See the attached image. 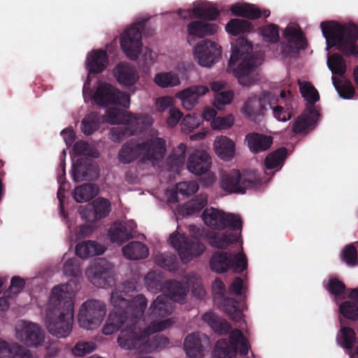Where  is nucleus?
Here are the masks:
<instances>
[{
	"mask_svg": "<svg viewBox=\"0 0 358 358\" xmlns=\"http://www.w3.org/2000/svg\"><path fill=\"white\" fill-rule=\"evenodd\" d=\"M124 292L115 289L111 293L110 301L113 310L110 313L102 332L111 335L120 330L124 324L117 338L119 345L125 350L136 349L140 352H151L168 339L162 336L148 338V329L138 327L137 323L143 316L148 301L143 294H138L131 300L127 299Z\"/></svg>",
	"mask_w": 358,
	"mask_h": 358,
	"instance_id": "nucleus-1",
	"label": "nucleus"
},
{
	"mask_svg": "<svg viewBox=\"0 0 358 358\" xmlns=\"http://www.w3.org/2000/svg\"><path fill=\"white\" fill-rule=\"evenodd\" d=\"M71 283L55 286L51 292L45 315L48 332L57 338H66L73 324L74 293Z\"/></svg>",
	"mask_w": 358,
	"mask_h": 358,
	"instance_id": "nucleus-2",
	"label": "nucleus"
},
{
	"mask_svg": "<svg viewBox=\"0 0 358 358\" xmlns=\"http://www.w3.org/2000/svg\"><path fill=\"white\" fill-rule=\"evenodd\" d=\"M263 57L261 52H252L251 42L245 38L240 37L232 48L228 69L231 70L238 60H241L237 67L234 69V73L240 85L249 87L257 80V78L251 73L261 64Z\"/></svg>",
	"mask_w": 358,
	"mask_h": 358,
	"instance_id": "nucleus-3",
	"label": "nucleus"
},
{
	"mask_svg": "<svg viewBox=\"0 0 358 358\" xmlns=\"http://www.w3.org/2000/svg\"><path fill=\"white\" fill-rule=\"evenodd\" d=\"M322 34L326 38L327 49L336 47L345 56L358 58V26L352 24L341 25L333 22H322Z\"/></svg>",
	"mask_w": 358,
	"mask_h": 358,
	"instance_id": "nucleus-4",
	"label": "nucleus"
},
{
	"mask_svg": "<svg viewBox=\"0 0 358 358\" xmlns=\"http://www.w3.org/2000/svg\"><path fill=\"white\" fill-rule=\"evenodd\" d=\"M166 152V141L162 138H155L143 142L130 139L124 143L118 152L120 162L129 164L142 156L143 161H155L163 158Z\"/></svg>",
	"mask_w": 358,
	"mask_h": 358,
	"instance_id": "nucleus-5",
	"label": "nucleus"
},
{
	"mask_svg": "<svg viewBox=\"0 0 358 358\" xmlns=\"http://www.w3.org/2000/svg\"><path fill=\"white\" fill-rule=\"evenodd\" d=\"M261 184V178L255 172L241 175L236 169L223 173L220 180L221 188L230 194H245L248 189H252Z\"/></svg>",
	"mask_w": 358,
	"mask_h": 358,
	"instance_id": "nucleus-6",
	"label": "nucleus"
},
{
	"mask_svg": "<svg viewBox=\"0 0 358 358\" xmlns=\"http://www.w3.org/2000/svg\"><path fill=\"white\" fill-rule=\"evenodd\" d=\"M210 269L217 273H223L231 269L241 273L248 267V259L243 252L232 255L231 252L217 251L210 259Z\"/></svg>",
	"mask_w": 358,
	"mask_h": 358,
	"instance_id": "nucleus-7",
	"label": "nucleus"
},
{
	"mask_svg": "<svg viewBox=\"0 0 358 358\" xmlns=\"http://www.w3.org/2000/svg\"><path fill=\"white\" fill-rule=\"evenodd\" d=\"M106 313L103 301L90 299L84 302L79 310L78 320L80 326L86 329H94L102 322Z\"/></svg>",
	"mask_w": 358,
	"mask_h": 358,
	"instance_id": "nucleus-8",
	"label": "nucleus"
},
{
	"mask_svg": "<svg viewBox=\"0 0 358 358\" xmlns=\"http://www.w3.org/2000/svg\"><path fill=\"white\" fill-rule=\"evenodd\" d=\"M171 245L177 250L182 263L189 262L193 257L200 256L205 250V245L197 238H188L177 231L169 238Z\"/></svg>",
	"mask_w": 358,
	"mask_h": 358,
	"instance_id": "nucleus-9",
	"label": "nucleus"
},
{
	"mask_svg": "<svg viewBox=\"0 0 358 358\" xmlns=\"http://www.w3.org/2000/svg\"><path fill=\"white\" fill-rule=\"evenodd\" d=\"M93 100L101 106L117 105L129 108L130 104L129 94L107 83H100L94 93Z\"/></svg>",
	"mask_w": 358,
	"mask_h": 358,
	"instance_id": "nucleus-10",
	"label": "nucleus"
},
{
	"mask_svg": "<svg viewBox=\"0 0 358 358\" xmlns=\"http://www.w3.org/2000/svg\"><path fill=\"white\" fill-rule=\"evenodd\" d=\"M202 219L208 227L214 229L238 228L242 231L243 223L240 216L233 213H226L214 208H206L202 213Z\"/></svg>",
	"mask_w": 358,
	"mask_h": 358,
	"instance_id": "nucleus-11",
	"label": "nucleus"
},
{
	"mask_svg": "<svg viewBox=\"0 0 358 358\" xmlns=\"http://www.w3.org/2000/svg\"><path fill=\"white\" fill-rule=\"evenodd\" d=\"M145 281L150 290L157 292L163 288L167 292L169 298L171 300L180 303L185 302L189 291L188 286L183 285L176 280H166L162 284L161 280L157 279L153 273H148L145 275Z\"/></svg>",
	"mask_w": 358,
	"mask_h": 358,
	"instance_id": "nucleus-12",
	"label": "nucleus"
},
{
	"mask_svg": "<svg viewBox=\"0 0 358 358\" xmlns=\"http://www.w3.org/2000/svg\"><path fill=\"white\" fill-rule=\"evenodd\" d=\"M145 22H141L133 24L126 29L122 34L120 45L123 52L131 60H136L141 52L142 49V33Z\"/></svg>",
	"mask_w": 358,
	"mask_h": 358,
	"instance_id": "nucleus-13",
	"label": "nucleus"
},
{
	"mask_svg": "<svg viewBox=\"0 0 358 358\" xmlns=\"http://www.w3.org/2000/svg\"><path fill=\"white\" fill-rule=\"evenodd\" d=\"M85 274L92 284L99 288H107L113 281L112 264L104 258L95 260Z\"/></svg>",
	"mask_w": 358,
	"mask_h": 358,
	"instance_id": "nucleus-14",
	"label": "nucleus"
},
{
	"mask_svg": "<svg viewBox=\"0 0 358 358\" xmlns=\"http://www.w3.org/2000/svg\"><path fill=\"white\" fill-rule=\"evenodd\" d=\"M221 46L214 41L203 40L194 48V56L198 64L204 67H210L221 57Z\"/></svg>",
	"mask_w": 358,
	"mask_h": 358,
	"instance_id": "nucleus-15",
	"label": "nucleus"
},
{
	"mask_svg": "<svg viewBox=\"0 0 358 358\" xmlns=\"http://www.w3.org/2000/svg\"><path fill=\"white\" fill-rule=\"evenodd\" d=\"M72 179L74 182L96 180L99 176V169L92 159L80 158L72 166Z\"/></svg>",
	"mask_w": 358,
	"mask_h": 358,
	"instance_id": "nucleus-16",
	"label": "nucleus"
},
{
	"mask_svg": "<svg viewBox=\"0 0 358 358\" xmlns=\"http://www.w3.org/2000/svg\"><path fill=\"white\" fill-rule=\"evenodd\" d=\"M16 335L19 341L29 347L41 346L45 340L43 330L32 322L24 323L20 329L17 330Z\"/></svg>",
	"mask_w": 358,
	"mask_h": 358,
	"instance_id": "nucleus-17",
	"label": "nucleus"
},
{
	"mask_svg": "<svg viewBox=\"0 0 358 358\" xmlns=\"http://www.w3.org/2000/svg\"><path fill=\"white\" fill-rule=\"evenodd\" d=\"M208 344L209 338L206 335L194 332L186 336L184 341V349L188 357L201 358L203 356L205 347Z\"/></svg>",
	"mask_w": 358,
	"mask_h": 358,
	"instance_id": "nucleus-18",
	"label": "nucleus"
},
{
	"mask_svg": "<svg viewBox=\"0 0 358 358\" xmlns=\"http://www.w3.org/2000/svg\"><path fill=\"white\" fill-rule=\"evenodd\" d=\"M136 224L132 221L124 223L115 222L108 230L110 240L119 245L133 238L136 233Z\"/></svg>",
	"mask_w": 358,
	"mask_h": 358,
	"instance_id": "nucleus-19",
	"label": "nucleus"
},
{
	"mask_svg": "<svg viewBox=\"0 0 358 358\" xmlns=\"http://www.w3.org/2000/svg\"><path fill=\"white\" fill-rule=\"evenodd\" d=\"M113 76L117 82L122 86L129 87L134 85L139 76L135 67L128 62H120L113 69Z\"/></svg>",
	"mask_w": 358,
	"mask_h": 358,
	"instance_id": "nucleus-20",
	"label": "nucleus"
},
{
	"mask_svg": "<svg viewBox=\"0 0 358 358\" xmlns=\"http://www.w3.org/2000/svg\"><path fill=\"white\" fill-rule=\"evenodd\" d=\"M211 166V157L204 150H196L189 155L187 159V169L195 175L207 173Z\"/></svg>",
	"mask_w": 358,
	"mask_h": 358,
	"instance_id": "nucleus-21",
	"label": "nucleus"
},
{
	"mask_svg": "<svg viewBox=\"0 0 358 358\" xmlns=\"http://www.w3.org/2000/svg\"><path fill=\"white\" fill-rule=\"evenodd\" d=\"M225 232H215L209 238V244L217 249L225 250L229 245L238 242V237L241 236V231L238 228L226 229Z\"/></svg>",
	"mask_w": 358,
	"mask_h": 358,
	"instance_id": "nucleus-22",
	"label": "nucleus"
},
{
	"mask_svg": "<svg viewBox=\"0 0 358 358\" xmlns=\"http://www.w3.org/2000/svg\"><path fill=\"white\" fill-rule=\"evenodd\" d=\"M208 92L206 86L192 85L178 92L177 97L181 99L183 108L189 110L197 103L198 99Z\"/></svg>",
	"mask_w": 358,
	"mask_h": 358,
	"instance_id": "nucleus-23",
	"label": "nucleus"
},
{
	"mask_svg": "<svg viewBox=\"0 0 358 358\" xmlns=\"http://www.w3.org/2000/svg\"><path fill=\"white\" fill-rule=\"evenodd\" d=\"M108 64L106 51L99 49L92 50L87 57L86 68L90 74L102 73Z\"/></svg>",
	"mask_w": 358,
	"mask_h": 358,
	"instance_id": "nucleus-24",
	"label": "nucleus"
},
{
	"mask_svg": "<svg viewBox=\"0 0 358 358\" xmlns=\"http://www.w3.org/2000/svg\"><path fill=\"white\" fill-rule=\"evenodd\" d=\"M283 36L289 43L286 47L289 52L293 48L292 44L296 50H305L308 46L306 38L299 26L288 25L284 30Z\"/></svg>",
	"mask_w": 358,
	"mask_h": 358,
	"instance_id": "nucleus-25",
	"label": "nucleus"
},
{
	"mask_svg": "<svg viewBox=\"0 0 358 358\" xmlns=\"http://www.w3.org/2000/svg\"><path fill=\"white\" fill-rule=\"evenodd\" d=\"M153 124V119L147 114L127 115V124L132 135L142 133L148 130Z\"/></svg>",
	"mask_w": 358,
	"mask_h": 358,
	"instance_id": "nucleus-26",
	"label": "nucleus"
},
{
	"mask_svg": "<svg viewBox=\"0 0 358 358\" xmlns=\"http://www.w3.org/2000/svg\"><path fill=\"white\" fill-rule=\"evenodd\" d=\"M248 146L253 153L264 152L270 148L273 143V138L258 133L248 134L245 136Z\"/></svg>",
	"mask_w": 358,
	"mask_h": 358,
	"instance_id": "nucleus-27",
	"label": "nucleus"
},
{
	"mask_svg": "<svg viewBox=\"0 0 358 358\" xmlns=\"http://www.w3.org/2000/svg\"><path fill=\"white\" fill-rule=\"evenodd\" d=\"M194 15L198 18H204L208 20H215L220 15V11L211 4L194 6L191 10H184L180 13L181 17L185 19L192 17Z\"/></svg>",
	"mask_w": 358,
	"mask_h": 358,
	"instance_id": "nucleus-28",
	"label": "nucleus"
},
{
	"mask_svg": "<svg viewBox=\"0 0 358 358\" xmlns=\"http://www.w3.org/2000/svg\"><path fill=\"white\" fill-rule=\"evenodd\" d=\"M168 301L167 296L161 294L152 301L149 308L150 316L152 319L165 317L171 314L172 306Z\"/></svg>",
	"mask_w": 358,
	"mask_h": 358,
	"instance_id": "nucleus-29",
	"label": "nucleus"
},
{
	"mask_svg": "<svg viewBox=\"0 0 358 358\" xmlns=\"http://www.w3.org/2000/svg\"><path fill=\"white\" fill-rule=\"evenodd\" d=\"M241 110L248 117L256 120L259 116L264 115L267 108L264 106L260 96H252L244 103Z\"/></svg>",
	"mask_w": 358,
	"mask_h": 358,
	"instance_id": "nucleus-30",
	"label": "nucleus"
},
{
	"mask_svg": "<svg viewBox=\"0 0 358 358\" xmlns=\"http://www.w3.org/2000/svg\"><path fill=\"white\" fill-rule=\"evenodd\" d=\"M216 155L225 161L231 160L235 152V143L227 136H218L214 142Z\"/></svg>",
	"mask_w": 358,
	"mask_h": 358,
	"instance_id": "nucleus-31",
	"label": "nucleus"
},
{
	"mask_svg": "<svg viewBox=\"0 0 358 358\" xmlns=\"http://www.w3.org/2000/svg\"><path fill=\"white\" fill-rule=\"evenodd\" d=\"M217 29L218 26L215 23H209L201 20L192 21L187 27L189 35L198 38L213 35L216 33Z\"/></svg>",
	"mask_w": 358,
	"mask_h": 358,
	"instance_id": "nucleus-32",
	"label": "nucleus"
},
{
	"mask_svg": "<svg viewBox=\"0 0 358 358\" xmlns=\"http://www.w3.org/2000/svg\"><path fill=\"white\" fill-rule=\"evenodd\" d=\"M124 256L129 259H145L149 255L148 248L141 242L131 241L122 248Z\"/></svg>",
	"mask_w": 358,
	"mask_h": 358,
	"instance_id": "nucleus-33",
	"label": "nucleus"
},
{
	"mask_svg": "<svg viewBox=\"0 0 358 358\" xmlns=\"http://www.w3.org/2000/svg\"><path fill=\"white\" fill-rule=\"evenodd\" d=\"M202 320L218 334H227L231 329V325L226 320L212 312L204 313L202 315Z\"/></svg>",
	"mask_w": 358,
	"mask_h": 358,
	"instance_id": "nucleus-34",
	"label": "nucleus"
},
{
	"mask_svg": "<svg viewBox=\"0 0 358 358\" xmlns=\"http://www.w3.org/2000/svg\"><path fill=\"white\" fill-rule=\"evenodd\" d=\"M104 252V247L93 241H83L76 246V254L82 259L102 255Z\"/></svg>",
	"mask_w": 358,
	"mask_h": 358,
	"instance_id": "nucleus-35",
	"label": "nucleus"
},
{
	"mask_svg": "<svg viewBox=\"0 0 358 358\" xmlns=\"http://www.w3.org/2000/svg\"><path fill=\"white\" fill-rule=\"evenodd\" d=\"M99 193V188L93 183H85L74 189L73 199L78 203L87 202Z\"/></svg>",
	"mask_w": 358,
	"mask_h": 358,
	"instance_id": "nucleus-36",
	"label": "nucleus"
},
{
	"mask_svg": "<svg viewBox=\"0 0 358 358\" xmlns=\"http://www.w3.org/2000/svg\"><path fill=\"white\" fill-rule=\"evenodd\" d=\"M208 197L206 194L195 196L190 201L182 206L179 211L183 216L192 215L200 212L207 204Z\"/></svg>",
	"mask_w": 358,
	"mask_h": 358,
	"instance_id": "nucleus-37",
	"label": "nucleus"
},
{
	"mask_svg": "<svg viewBox=\"0 0 358 358\" xmlns=\"http://www.w3.org/2000/svg\"><path fill=\"white\" fill-rule=\"evenodd\" d=\"M287 157V149L281 147L270 152L264 159V166L266 169H280Z\"/></svg>",
	"mask_w": 358,
	"mask_h": 358,
	"instance_id": "nucleus-38",
	"label": "nucleus"
},
{
	"mask_svg": "<svg viewBox=\"0 0 358 358\" xmlns=\"http://www.w3.org/2000/svg\"><path fill=\"white\" fill-rule=\"evenodd\" d=\"M231 11L236 16L250 20H257L261 17L260 9L255 4L236 3L231 6Z\"/></svg>",
	"mask_w": 358,
	"mask_h": 358,
	"instance_id": "nucleus-39",
	"label": "nucleus"
},
{
	"mask_svg": "<svg viewBox=\"0 0 358 358\" xmlns=\"http://www.w3.org/2000/svg\"><path fill=\"white\" fill-rule=\"evenodd\" d=\"M253 29L254 26L252 22L247 20L239 18L230 20L225 27L227 32L233 36L249 33Z\"/></svg>",
	"mask_w": 358,
	"mask_h": 358,
	"instance_id": "nucleus-40",
	"label": "nucleus"
},
{
	"mask_svg": "<svg viewBox=\"0 0 358 358\" xmlns=\"http://www.w3.org/2000/svg\"><path fill=\"white\" fill-rule=\"evenodd\" d=\"M238 351L227 339H219L213 350V358H236Z\"/></svg>",
	"mask_w": 358,
	"mask_h": 358,
	"instance_id": "nucleus-41",
	"label": "nucleus"
},
{
	"mask_svg": "<svg viewBox=\"0 0 358 358\" xmlns=\"http://www.w3.org/2000/svg\"><path fill=\"white\" fill-rule=\"evenodd\" d=\"M199 189L197 183L194 182H181L176 185V190L171 196V200L173 203L179 201L180 196L181 199H185L196 193Z\"/></svg>",
	"mask_w": 358,
	"mask_h": 358,
	"instance_id": "nucleus-42",
	"label": "nucleus"
},
{
	"mask_svg": "<svg viewBox=\"0 0 358 358\" xmlns=\"http://www.w3.org/2000/svg\"><path fill=\"white\" fill-rule=\"evenodd\" d=\"M221 306L224 312L231 320L241 322L243 318V313L238 308V302L234 298H222Z\"/></svg>",
	"mask_w": 358,
	"mask_h": 358,
	"instance_id": "nucleus-43",
	"label": "nucleus"
},
{
	"mask_svg": "<svg viewBox=\"0 0 358 358\" xmlns=\"http://www.w3.org/2000/svg\"><path fill=\"white\" fill-rule=\"evenodd\" d=\"M156 264L170 272H175L178 268V261L176 255L170 252L159 253L155 257Z\"/></svg>",
	"mask_w": 358,
	"mask_h": 358,
	"instance_id": "nucleus-44",
	"label": "nucleus"
},
{
	"mask_svg": "<svg viewBox=\"0 0 358 358\" xmlns=\"http://www.w3.org/2000/svg\"><path fill=\"white\" fill-rule=\"evenodd\" d=\"M299 92L301 96L310 105L320 100V94L314 85L308 81H299Z\"/></svg>",
	"mask_w": 358,
	"mask_h": 358,
	"instance_id": "nucleus-45",
	"label": "nucleus"
},
{
	"mask_svg": "<svg viewBox=\"0 0 358 358\" xmlns=\"http://www.w3.org/2000/svg\"><path fill=\"white\" fill-rule=\"evenodd\" d=\"M327 66L333 74L341 76L345 73V61L338 53H334L328 57Z\"/></svg>",
	"mask_w": 358,
	"mask_h": 358,
	"instance_id": "nucleus-46",
	"label": "nucleus"
},
{
	"mask_svg": "<svg viewBox=\"0 0 358 358\" xmlns=\"http://www.w3.org/2000/svg\"><path fill=\"white\" fill-rule=\"evenodd\" d=\"M154 81L158 86L164 88L177 86L180 84L178 75L172 71L157 73Z\"/></svg>",
	"mask_w": 358,
	"mask_h": 358,
	"instance_id": "nucleus-47",
	"label": "nucleus"
},
{
	"mask_svg": "<svg viewBox=\"0 0 358 358\" xmlns=\"http://www.w3.org/2000/svg\"><path fill=\"white\" fill-rule=\"evenodd\" d=\"M99 117L96 113L87 115L81 122V130L87 136L92 134L99 128Z\"/></svg>",
	"mask_w": 358,
	"mask_h": 358,
	"instance_id": "nucleus-48",
	"label": "nucleus"
},
{
	"mask_svg": "<svg viewBox=\"0 0 358 358\" xmlns=\"http://www.w3.org/2000/svg\"><path fill=\"white\" fill-rule=\"evenodd\" d=\"M339 310L345 318L353 321L358 320V302L344 301L341 303Z\"/></svg>",
	"mask_w": 358,
	"mask_h": 358,
	"instance_id": "nucleus-49",
	"label": "nucleus"
},
{
	"mask_svg": "<svg viewBox=\"0 0 358 358\" xmlns=\"http://www.w3.org/2000/svg\"><path fill=\"white\" fill-rule=\"evenodd\" d=\"M341 336L338 338V343L348 350H351L356 341V334L350 328L344 327L341 329Z\"/></svg>",
	"mask_w": 358,
	"mask_h": 358,
	"instance_id": "nucleus-50",
	"label": "nucleus"
},
{
	"mask_svg": "<svg viewBox=\"0 0 358 358\" xmlns=\"http://www.w3.org/2000/svg\"><path fill=\"white\" fill-rule=\"evenodd\" d=\"M315 124V120L310 116L301 115L294 121L292 131L295 134H306L308 129Z\"/></svg>",
	"mask_w": 358,
	"mask_h": 358,
	"instance_id": "nucleus-51",
	"label": "nucleus"
},
{
	"mask_svg": "<svg viewBox=\"0 0 358 358\" xmlns=\"http://www.w3.org/2000/svg\"><path fill=\"white\" fill-rule=\"evenodd\" d=\"M259 33L264 40L268 43H277L280 39L279 28L275 24H269L259 28Z\"/></svg>",
	"mask_w": 358,
	"mask_h": 358,
	"instance_id": "nucleus-52",
	"label": "nucleus"
},
{
	"mask_svg": "<svg viewBox=\"0 0 358 358\" xmlns=\"http://www.w3.org/2000/svg\"><path fill=\"white\" fill-rule=\"evenodd\" d=\"M92 203L94 206L99 220L109 215L110 212V203L107 199L99 197Z\"/></svg>",
	"mask_w": 358,
	"mask_h": 358,
	"instance_id": "nucleus-53",
	"label": "nucleus"
},
{
	"mask_svg": "<svg viewBox=\"0 0 358 358\" xmlns=\"http://www.w3.org/2000/svg\"><path fill=\"white\" fill-rule=\"evenodd\" d=\"M129 114L117 108H109L106 112V117L108 122L110 124H127Z\"/></svg>",
	"mask_w": 358,
	"mask_h": 358,
	"instance_id": "nucleus-54",
	"label": "nucleus"
},
{
	"mask_svg": "<svg viewBox=\"0 0 358 358\" xmlns=\"http://www.w3.org/2000/svg\"><path fill=\"white\" fill-rule=\"evenodd\" d=\"M130 136H132V131L129 129L126 124L113 127L109 133L110 139L115 143H120L123 139Z\"/></svg>",
	"mask_w": 358,
	"mask_h": 358,
	"instance_id": "nucleus-55",
	"label": "nucleus"
},
{
	"mask_svg": "<svg viewBox=\"0 0 358 358\" xmlns=\"http://www.w3.org/2000/svg\"><path fill=\"white\" fill-rule=\"evenodd\" d=\"M234 98V93L231 90L222 91L215 94L213 106L217 110H222L225 105L229 104Z\"/></svg>",
	"mask_w": 358,
	"mask_h": 358,
	"instance_id": "nucleus-56",
	"label": "nucleus"
},
{
	"mask_svg": "<svg viewBox=\"0 0 358 358\" xmlns=\"http://www.w3.org/2000/svg\"><path fill=\"white\" fill-rule=\"evenodd\" d=\"M63 272L66 275L78 277L81 273L79 261L76 258L69 259L63 266Z\"/></svg>",
	"mask_w": 358,
	"mask_h": 358,
	"instance_id": "nucleus-57",
	"label": "nucleus"
},
{
	"mask_svg": "<svg viewBox=\"0 0 358 358\" xmlns=\"http://www.w3.org/2000/svg\"><path fill=\"white\" fill-rule=\"evenodd\" d=\"M25 286V280L19 276H13L10 280V285L6 291V297H11L19 294Z\"/></svg>",
	"mask_w": 358,
	"mask_h": 358,
	"instance_id": "nucleus-58",
	"label": "nucleus"
},
{
	"mask_svg": "<svg viewBox=\"0 0 358 358\" xmlns=\"http://www.w3.org/2000/svg\"><path fill=\"white\" fill-rule=\"evenodd\" d=\"M186 146L183 143H180L173 150L169 157L170 162L175 165L179 166L184 164L185 160Z\"/></svg>",
	"mask_w": 358,
	"mask_h": 358,
	"instance_id": "nucleus-59",
	"label": "nucleus"
},
{
	"mask_svg": "<svg viewBox=\"0 0 358 358\" xmlns=\"http://www.w3.org/2000/svg\"><path fill=\"white\" fill-rule=\"evenodd\" d=\"M343 260L350 266L357 264V250L355 246L350 244L344 248L342 253Z\"/></svg>",
	"mask_w": 358,
	"mask_h": 358,
	"instance_id": "nucleus-60",
	"label": "nucleus"
},
{
	"mask_svg": "<svg viewBox=\"0 0 358 358\" xmlns=\"http://www.w3.org/2000/svg\"><path fill=\"white\" fill-rule=\"evenodd\" d=\"M285 106L278 105L272 108L273 116L279 121L285 122L292 117L290 104L285 103Z\"/></svg>",
	"mask_w": 358,
	"mask_h": 358,
	"instance_id": "nucleus-61",
	"label": "nucleus"
},
{
	"mask_svg": "<svg viewBox=\"0 0 358 358\" xmlns=\"http://www.w3.org/2000/svg\"><path fill=\"white\" fill-rule=\"evenodd\" d=\"M79 213L83 220H85L87 222H94L98 220L96 214V210L92 203H90L84 206H80L79 208Z\"/></svg>",
	"mask_w": 358,
	"mask_h": 358,
	"instance_id": "nucleus-62",
	"label": "nucleus"
},
{
	"mask_svg": "<svg viewBox=\"0 0 358 358\" xmlns=\"http://www.w3.org/2000/svg\"><path fill=\"white\" fill-rule=\"evenodd\" d=\"M96 348V345L93 342H81L78 343L72 350V352L75 356L83 357L87 354L92 352Z\"/></svg>",
	"mask_w": 358,
	"mask_h": 358,
	"instance_id": "nucleus-63",
	"label": "nucleus"
},
{
	"mask_svg": "<svg viewBox=\"0 0 358 358\" xmlns=\"http://www.w3.org/2000/svg\"><path fill=\"white\" fill-rule=\"evenodd\" d=\"M327 289L334 296H338L343 294L345 290V284L336 278L329 280Z\"/></svg>",
	"mask_w": 358,
	"mask_h": 358,
	"instance_id": "nucleus-64",
	"label": "nucleus"
}]
</instances>
